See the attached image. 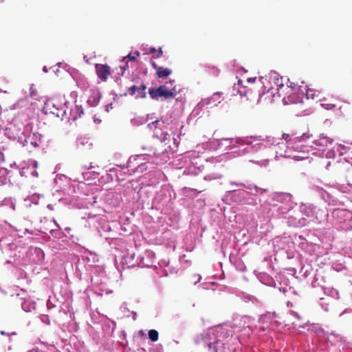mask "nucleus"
I'll use <instances>...</instances> for the list:
<instances>
[{"label":"nucleus","mask_w":352,"mask_h":352,"mask_svg":"<svg viewBox=\"0 0 352 352\" xmlns=\"http://www.w3.org/2000/svg\"><path fill=\"white\" fill-rule=\"evenodd\" d=\"M153 155H156L155 151H153Z\"/></svg>","instance_id":"cd10ccee"},{"label":"nucleus","mask_w":352,"mask_h":352,"mask_svg":"<svg viewBox=\"0 0 352 352\" xmlns=\"http://www.w3.org/2000/svg\"><path fill=\"white\" fill-rule=\"evenodd\" d=\"M107 107L108 108L107 109V111H109V109H110V107H109V105H107Z\"/></svg>","instance_id":"393cba45"},{"label":"nucleus","mask_w":352,"mask_h":352,"mask_svg":"<svg viewBox=\"0 0 352 352\" xmlns=\"http://www.w3.org/2000/svg\"><path fill=\"white\" fill-rule=\"evenodd\" d=\"M286 86H288L290 89H292V91H294L296 88V85L293 82H291L289 85H287Z\"/></svg>","instance_id":"dca6fc26"},{"label":"nucleus","mask_w":352,"mask_h":352,"mask_svg":"<svg viewBox=\"0 0 352 352\" xmlns=\"http://www.w3.org/2000/svg\"><path fill=\"white\" fill-rule=\"evenodd\" d=\"M128 67V62H126L125 63V66L124 67H120V71L118 72V74H120V69L122 70V73L121 74L122 75L124 74V70L126 69V68Z\"/></svg>","instance_id":"ddd939ff"},{"label":"nucleus","mask_w":352,"mask_h":352,"mask_svg":"<svg viewBox=\"0 0 352 352\" xmlns=\"http://www.w3.org/2000/svg\"><path fill=\"white\" fill-rule=\"evenodd\" d=\"M255 80H256V78H248V81L249 82H254L255 81Z\"/></svg>","instance_id":"a211bd4d"},{"label":"nucleus","mask_w":352,"mask_h":352,"mask_svg":"<svg viewBox=\"0 0 352 352\" xmlns=\"http://www.w3.org/2000/svg\"><path fill=\"white\" fill-rule=\"evenodd\" d=\"M318 95H319V91H318L314 89L308 88L306 90L305 96H306L307 99H308V100L309 99L315 100L316 98H317L318 97Z\"/></svg>","instance_id":"6e6552de"},{"label":"nucleus","mask_w":352,"mask_h":352,"mask_svg":"<svg viewBox=\"0 0 352 352\" xmlns=\"http://www.w3.org/2000/svg\"><path fill=\"white\" fill-rule=\"evenodd\" d=\"M151 65L155 69L156 74L158 78H166L172 74V70L170 69L164 68L163 67H159L155 62H152Z\"/></svg>","instance_id":"0eeeda50"},{"label":"nucleus","mask_w":352,"mask_h":352,"mask_svg":"<svg viewBox=\"0 0 352 352\" xmlns=\"http://www.w3.org/2000/svg\"><path fill=\"white\" fill-rule=\"evenodd\" d=\"M158 332L155 329H151L148 331V338L153 342H156L158 340Z\"/></svg>","instance_id":"1a4fd4ad"},{"label":"nucleus","mask_w":352,"mask_h":352,"mask_svg":"<svg viewBox=\"0 0 352 352\" xmlns=\"http://www.w3.org/2000/svg\"><path fill=\"white\" fill-rule=\"evenodd\" d=\"M276 91L277 96L283 98V103L285 104H296L301 102L302 100L299 95L295 91H292L288 86H285L283 83L277 84V88L274 89L273 87L270 88L267 92L263 93L261 98L264 100L274 101L275 99V93Z\"/></svg>","instance_id":"f257e3e1"},{"label":"nucleus","mask_w":352,"mask_h":352,"mask_svg":"<svg viewBox=\"0 0 352 352\" xmlns=\"http://www.w3.org/2000/svg\"><path fill=\"white\" fill-rule=\"evenodd\" d=\"M150 52H151V53H154V52H157V50H156L155 48L151 47V48L150 49Z\"/></svg>","instance_id":"6ab92c4d"},{"label":"nucleus","mask_w":352,"mask_h":352,"mask_svg":"<svg viewBox=\"0 0 352 352\" xmlns=\"http://www.w3.org/2000/svg\"><path fill=\"white\" fill-rule=\"evenodd\" d=\"M150 97L153 100H158L160 98L168 99L175 96V91L167 89L165 85H161L158 88H151L148 89Z\"/></svg>","instance_id":"7ed1b4c3"},{"label":"nucleus","mask_w":352,"mask_h":352,"mask_svg":"<svg viewBox=\"0 0 352 352\" xmlns=\"http://www.w3.org/2000/svg\"><path fill=\"white\" fill-rule=\"evenodd\" d=\"M107 107L108 108L107 109V111H109V109H110V107H109V105H107Z\"/></svg>","instance_id":"bb28decb"},{"label":"nucleus","mask_w":352,"mask_h":352,"mask_svg":"<svg viewBox=\"0 0 352 352\" xmlns=\"http://www.w3.org/2000/svg\"><path fill=\"white\" fill-rule=\"evenodd\" d=\"M146 86L144 84L141 85L140 87L133 85L128 89V94L133 96L137 92L138 97L144 98L146 96Z\"/></svg>","instance_id":"423d86ee"},{"label":"nucleus","mask_w":352,"mask_h":352,"mask_svg":"<svg viewBox=\"0 0 352 352\" xmlns=\"http://www.w3.org/2000/svg\"><path fill=\"white\" fill-rule=\"evenodd\" d=\"M241 82H242V80H238V84H239V85L241 84Z\"/></svg>","instance_id":"5701e85b"},{"label":"nucleus","mask_w":352,"mask_h":352,"mask_svg":"<svg viewBox=\"0 0 352 352\" xmlns=\"http://www.w3.org/2000/svg\"><path fill=\"white\" fill-rule=\"evenodd\" d=\"M107 107L108 108L107 109V111H109V109H110V107H109V105H107Z\"/></svg>","instance_id":"a878e982"},{"label":"nucleus","mask_w":352,"mask_h":352,"mask_svg":"<svg viewBox=\"0 0 352 352\" xmlns=\"http://www.w3.org/2000/svg\"><path fill=\"white\" fill-rule=\"evenodd\" d=\"M157 52H158V54L155 57H156V58L161 57L162 56V54H163L162 48H160Z\"/></svg>","instance_id":"f3484780"},{"label":"nucleus","mask_w":352,"mask_h":352,"mask_svg":"<svg viewBox=\"0 0 352 352\" xmlns=\"http://www.w3.org/2000/svg\"><path fill=\"white\" fill-rule=\"evenodd\" d=\"M135 54H136L137 56L140 55V52H137Z\"/></svg>","instance_id":"b1692460"},{"label":"nucleus","mask_w":352,"mask_h":352,"mask_svg":"<svg viewBox=\"0 0 352 352\" xmlns=\"http://www.w3.org/2000/svg\"><path fill=\"white\" fill-rule=\"evenodd\" d=\"M333 140L324 135H319L314 141V144L318 147H320L322 150L331 145Z\"/></svg>","instance_id":"39448f33"},{"label":"nucleus","mask_w":352,"mask_h":352,"mask_svg":"<svg viewBox=\"0 0 352 352\" xmlns=\"http://www.w3.org/2000/svg\"><path fill=\"white\" fill-rule=\"evenodd\" d=\"M228 331L221 327L209 330L204 336V342L208 344V349L212 352H226L225 343L221 338L228 336Z\"/></svg>","instance_id":"f03ea898"},{"label":"nucleus","mask_w":352,"mask_h":352,"mask_svg":"<svg viewBox=\"0 0 352 352\" xmlns=\"http://www.w3.org/2000/svg\"><path fill=\"white\" fill-rule=\"evenodd\" d=\"M37 164H38L37 162L34 161V166L35 168L37 167Z\"/></svg>","instance_id":"412c9836"},{"label":"nucleus","mask_w":352,"mask_h":352,"mask_svg":"<svg viewBox=\"0 0 352 352\" xmlns=\"http://www.w3.org/2000/svg\"><path fill=\"white\" fill-rule=\"evenodd\" d=\"M41 320H42L43 322L47 324H50V323L49 317L47 315H42L41 316Z\"/></svg>","instance_id":"9b49d317"},{"label":"nucleus","mask_w":352,"mask_h":352,"mask_svg":"<svg viewBox=\"0 0 352 352\" xmlns=\"http://www.w3.org/2000/svg\"><path fill=\"white\" fill-rule=\"evenodd\" d=\"M282 137L284 140H287V143H289V142L291 141V139L288 140V138H289V135L287 133H283L282 135Z\"/></svg>","instance_id":"4468645a"},{"label":"nucleus","mask_w":352,"mask_h":352,"mask_svg":"<svg viewBox=\"0 0 352 352\" xmlns=\"http://www.w3.org/2000/svg\"><path fill=\"white\" fill-rule=\"evenodd\" d=\"M95 69L97 76L102 82H106L111 74V67L107 64H96Z\"/></svg>","instance_id":"20e7f679"},{"label":"nucleus","mask_w":352,"mask_h":352,"mask_svg":"<svg viewBox=\"0 0 352 352\" xmlns=\"http://www.w3.org/2000/svg\"><path fill=\"white\" fill-rule=\"evenodd\" d=\"M127 58L132 61H135L136 60V57L135 55H131V54H129L123 58L122 61H125Z\"/></svg>","instance_id":"f8f14e48"},{"label":"nucleus","mask_w":352,"mask_h":352,"mask_svg":"<svg viewBox=\"0 0 352 352\" xmlns=\"http://www.w3.org/2000/svg\"><path fill=\"white\" fill-rule=\"evenodd\" d=\"M160 120H157L154 122H152L151 123H149L148 125H147V127L151 130V131H156L158 128H159V125H160Z\"/></svg>","instance_id":"9d476101"},{"label":"nucleus","mask_w":352,"mask_h":352,"mask_svg":"<svg viewBox=\"0 0 352 352\" xmlns=\"http://www.w3.org/2000/svg\"><path fill=\"white\" fill-rule=\"evenodd\" d=\"M80 83H82V84H83L82 87H83V89H86L87 88H88V87H89V84H88L87 82H84L82 80L80 82H78V85H79V84L80 85Z\"/></svg>","instance_id":"2eb2a0df"},{"label":"nucleus","mask_w":352,"mask_h":352,"mask_svg":"<svg viewBox=\"0 0 352 352\" xmlns=\"http://www.w3.org/2000/svg\"><path fill=\"white\" fill-rule=\"evenodd\" d=\"M138 333H139L140 335H141V336H144V333L142 331H140L138 332Z\"/></svg>","instance_id":"aec40b11"},{"label":"nucleus","mask_w":352,"mask_h":352,"mask_svg":"<svg viewBox=\"0 0 352 352\" xmlns=\"http://www.w3.org/2000/svg\"><path fill=\"white\" fill-rule=\"evenodd\" d=\"M294 315L299 318V316L297 313L294 312Z\"/></svg>","instance_id":"4be33fe9"}]
</instances>
